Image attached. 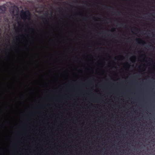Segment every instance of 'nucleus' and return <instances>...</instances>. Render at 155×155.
<instances>
[{"instance_id":"1a4fd4ad","label":"nucleus","mask_w":155,"mask_h":155,"mask_svg":"<svg viewBox=\"0 0 155 155\" xmlns=\"http://www.w3.org/2000/svg\"><path fill=\"white\" fill-rule=\"evenodd\" d=\"M4 9H5V7H4Z\"/></svg>"},{"instance_id":"20e7f679","label":"nucleus","mask_w":155,"mask_h":155,"mask_svg":"<svg viewBox=\"0 0 155 155\" xmlns=\"http://www.w3.org/2000/svg\"><path fill=\"white\" fill-rule=\"evenodd\" d=\"M149 61H152V59H151L150 58H149Z\"/></svg>"},{"instance_id":"423d86ee","label":"nucleus","mask_w":155,"mask_h":155,"mask_svg":"<svg viewBox=\"0 0 155 155\" xmlns=\"http://www.w3.org/2000/svg\"><path fill=\"white\" fill-rule=\"evenodd\" d=\"M152 47L153 48H155V47L153 46H152Z\"/></svg>"},{"instance_id":"39448f33","label":"nucleus","mask_w":155,"mask_h":155,"mask_svg":"<svg viewBox=\"0 0 155 155\" xmlns=\"http://www.w3.org/2000/svg\"><path fill=\"white\" fill-rule=\"evenodd\" d=\"M117 24H118V23H121V22H118H118H117Z\"/></svg>"},{"instance_id":"f03ea898","label":"nucleus","mask_w":155,"mask_h":155,"mask_svg":"<svg viewBox=\"0 0 155 155\" xmlns=\"http://www.w3.org/2000/svg\"><path fill=\"white\" fill-rule=\"evenodd\" d=\"M136 41H137L138 43L140 44V42H139V41H142V44H145V42H144V41H143L140 38H137V39H136Z\"/></svg>"},{"instance_id":"6e6552de","label":"nucleus","mask_w":155,"mask_h":155,"mask_svg":"<svg viewBox=\"0 0 155 155\" xmlns=\"http://www.w3.org/2000/svg\"><path fill=\"white\" fill-rule=\"evenodd\" d=\"M107 20H105V19H104V21H106Z\"/></svg>"},{"instance_id":"f257e3e1","label":"nucleus","mask_w":155,"mask_h":155,"mask_svg":"<svg viewBox=\"0 0 155 155\" xmlns=\"http://www.w3.org/2000/svg\"><path fill=\"white\" fill-rule=\"evenodd\" d=\"M21 17L22 19L24 20L27 19L30 20L31 16V13L29 11L26 12L22 11L21 13Z\"/></svg>"},{"instance_id":"7ed1b4c3","label":"nucleus","mask_w":155,"mask_h":155,"mask_svg":"<svg viewBox=\"0 0 155 155\" xmlns=\"http://www.w3.org/2000/svg\"><path fill=\"white\" fill-rule=\"evenodd\" d=\"M133 29L135 30V31H137L139 30V29L136 27H134L133 28Z\"/></svg>"},{"instance_id":"0eeeda50","label":"nucleus","mask_w":155,"mask_h":155,"mask_svg":"<svg viewBox=\"0 0 155 155\" xmlns=\"http://www.w3.org/2000/svg\"><path fill=\"white\" fill-rule=\"evenodd\" d=\"M57 9H58V10H60V9L59 8H58Z\"/></svg>"}]
</instances>
